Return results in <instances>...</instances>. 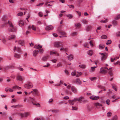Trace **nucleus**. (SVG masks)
Instances as JSON below:
<instances>
[{
    "label": "nucleus",
    "mask_w": 120,
    "mask_h": 120,
    "mask_svg": "<svg viewBox=\"0 0 120 120\" xmlns=\"http://www.w3.org/2000/svg\"><path fill=\"white\" fill-rule=\"evenodd\" d=\"M8 25L9 26L10 28L8 29V30L10 32H16L17 30L16 28L14 27V25L10 21H8L7 22Z\"/></svg>",
    "instance_id": "nucleus-1"
},
{
    "label": "nucleus",
    "mask_w": 120,
    "mask_h": 120,
    "mask_svg": "<svg viewBox=\"0 0 120 120\" xmlns=\"http://www.w3.org/2000/svg\"><path fill=\"white\" fill-rule=\"evenodd\" d=\"M84 98L83 97H81L79 98H76L72 101H69V102L71 105H73L74 104L75 102L76 101H79L84 102Z\"/></svg>",
    "instance_id": "nucleus-2"
},
{
    "label": "nucleus",
    "mask_w": 120,
    "mask_h": 120,
    "mask_svg": "<svg viewBox=\"0 0 120 120\" xmlns=\"http://www.w3.org/2000/svg\"><path fill=\"white\" fill-rule=\"evenodd\" d=\"M24 87L25 88L29 89L33 87L32 83L30 82H28L24 85Z\"/></svg>",
    "instance_id": "nucleus-3"
},
{
    "label": "nucleus",
    "mask_w": 120,
    "mask_h": 120,
    "mask_svg": "<svg viewBox=\"0 0 120 120\" xmlns=\"http://www.w3.org/2000/svg\"><path fill=\"white\" fill-rule=\"evenodd\" d=\"M107 69H108V68L106 67H102L100 69V73L106 74L107 72Z\"/></svg>",
    "instance_id": "nucleus-4"
},
{
    "label": "nucleus",
    "mask_w": 120,
    "mask_h": 120,
    "mask_svg": "<svg viewBox=\"0 0 120 120\" xmlns=\"http://www.w3.org/2000/svg\"><path fill=\"white\" fill-rule=\"evenodd\" d=\"M17 114L20 116L21 118L27 117L29 115V113L28 112H25L23 113H17Z\"/></svg>",
    "instance_id": "nucleus-5"
},
{
    "label": "nucleus",
    "mask_w": 120,
    "mask_h": 120,
    "mask_svg": "<svg viewBox=\"0 0 120 120\" xmlns=\"http://www.w3.org/2000/svg\"><path fill=\"white\" fill-rule=\"evenodd\" d=\"M54 45L55 47L58 48L62 46L63 44L61 42H57L54 43Z\"/></svg>",
    "instance_id": "nucleus-6"
},
{
    "label": "nucleus",
    "mask_w": 120,
    "mask_h": 120,
    "mask_svg": "<svg viewBox=\"0 0 120 120\" xmlns=\"http://www.w3.org/2000/svg\"><path fill=\"white\" fill-rule=\"evenodd\" d=\"M32 90L33 91H32L30 92V93H32L33 95H37L38 96V90L36 89H33Z\"/></svg>",
    "instance_id": "nucleus-7"
},
{
    "label": "nucleus",
    "mask_w": 120,
    "mask_h": 120,
    "mask_svg": "<svg viewBox=\"0 0 120 120\" xmlns=\"http://www.w3.org/2000/svg\"><path fill=\"white\" fill-rule=\"evenodd\" d=\"M90 98L92 100H97L99 98V96H96L94 95H92L90 97Z\"/></svg>",
    "instance_id": "nucleus-8"
},
{
    "label": "nucleus",
    "mask_w": 120,
    "mask_h": 120,
    "mask_svg": "<svg viewBox=\"0 0 120 120\" xmlns=\"http://www.w3.org/2000/svg\"><path fill=\"white\" fill-rule=\"evenodd\" d=\"M71 90L74 93H76L77 91V89L73 86H71Z\"/></svg>",
    "instance_id": "nucleus-9"
},
{
    "label": "nucleus",
    "mask_w": 120,
    "mask_h": 120,
    "mask_svg": "<svg viewBox=\"0 0 120 120\" xmlns=\"http://www.w3.org/2000/svg\"><path fill=\"white\" fill-rule=\"evenodd\" d=\"M53 28V27L52 26H48L46 27L45 29L46 30H52Z\"/></svg>",
    "instance_id": "nucleus-10"
},
{
    "label": "nucleus",
    "mask_w": 120,
    "mask_h": 120,
    "mask_svg": "<svg viewBox=\"0 0 120 120\" xmlns=\"http://www.w3.org/2000/svg\"><path fill=\"white\" fill-rule=\"evenodd\" d=\"M24 79V78L21 75H19L17 76V80L20 81H22Z\"/></svg>",
    "instance_id": "nucleus-11"
},
{
    "label": "nucleus",
    "mask_w": 120,
    "mask_h": 120,
    "mask_svg": "<svg viewBox=\"0 0 120 120\" xmlns=\"http://www.w3.org/2000/svg\"><path fill=\"white\" fill-rule=\"evenodd\" d=\"M39 51L38 50H34L33 52V55L35 57L38 54Z\"/></svg>",
    "instance_id": "nucleus-12"
},
{
    "label": "nucleus",
    "mask_w": 120,
    "mask_h": 120,
    "mask_svg": "<svg viewBox=\"0 0 120 120\" xmlns=\"http://www.w3.org/2000/svg\"><path fill=\"white\" fill-rule=\"evenodd\" d=\"M59 33H60L62 35H65L66 34V33L64 31H62L61 30H60V28H58L57 29Z\"/></svg>",
    "instance_id": "nucleus-13"
},
{
    "label": "nucleus",
    "mask_w": 120,
    "mask_h": 120,
    "mask_svg": "<svg viewBox=\"0 0 120 120\" xmlns=\"http://www.w3.org/2000/svg\"><path fill=\"white\" fill-rule=\"evenodd\" d=\"M14 52L16 51L20 52L21 51V50L19 47H15L14 48Z\"/></svg>",
    "instance_id": "nucleus-14"
},
{
    "label": "nucleus",
    "mask_w": 120,
    "mask_h": 120,
    "mask_svg": "<svg viewBox=\"0 0 120 120\" xmlns=\"http://www.w3.org/2000/svg\"><path fill=\"white\" fill-rule=\"evenodd\" d=\"M68 50L67 48L66 47L64 48L63 46H62L61 48L60 49V51L66 52Z\"/></svg>",
    "instance_id": "nucleus-15"
},
{
    "label": "nucleus",
    "mask_w": 120,
    "mask_h": 120,
    "mask_svg": "<svg viewBox=\"0 0 120 120\" xmlns=\"http://www.w3.org/2000/svg\"><path fill=\"white\" fill-rule=\"evenodd\" d=\"M73 82L74 83H76L79 84H81V81L80 80V79L79 78L76 79L75 80V81H74Z\"/></svg>",
    "instance_id": "nucleus-16"
},
{
    "label": "nucleus",
    "mask_w": 120,
    "mask_h": 120,
    "mask_svg": "<svg viewBox=\"0 0 120 120\" xmlns=\"http://www.w3.org/2000/svg\"><path fill=\"white\" fill-rule=\"evenodd\" d=\"M15 37V36L14 35H11L8 38V39L9 40L12 39H14Z\"/></svg>",
    "instance_id": "nucleus-17"
},
{
    "label": "nucleus",
    "mask_w": 120,
    "mask_h": 120,
    "mask_svg": "<svg viewBox=\"0 0 120 120\" xmlns=\"http://www.w3.org/2000/svg\"><path fill=\"white\" fill-rule=\"evenodd\" d=\"M14 56L16 58L19 59L20 58L21 56L19 54L16 53H15Z\"/></svg>",
    "instance_id": "nucleus-18"
},
{
    "label": "nucleus",
    "mask_w": 120,
    "mask_h": 120,
    "mask_svg": "<svg viewBox=\"0 0 120 120\" xmlns=\"http://www.w3.org/2000/svg\"><path fill=\"white\" fill-rule=\"evenodd\" d=\"M105 47L104 45L103 44H101L99 45V48L100 49H103Z\"/></svg>",
    "instance_id": "nucleus-19"
},
{
    "label": "nucleus",
    "mask_w": 120,
    "mask_h": 120,
    "mask_svg": "<svg viewBox=\"0 0 120 120\" xmlns=\"http://www.w3.org/2000/svg\"><path fill=\"white\" fill-rule=\"evenodd\" d=\"M88 54L90 56H92L93 53V52L92 50H89L87 52Z\"/></svg>",
    "instance_id": "nucleus-20"
},
{
    "label": "nucleus",
    "mask_w": 120,
    "mask_h": 120,
    "mask_svg": "<svg viewBox=\"0 0 120 120\" xmlns=\"http://www.w3.org/2000/svg\"><path fill=\"white\" fill-rule=\"evenodd\" d=\"M67 57L68 58V60H72L73 59V56L72 55H70L68 56Z\"/></svg>",
    "instance_id": "nucleus-21"
},
{
    "label": "nucleus",
    "mask_w": 120,
    "mask_h": 120,
    "mask_svg": "<svg viewBox=\"0 0 120 120\" xmlns=\"http://www.w3.org/2000/svg\"><path fill=\"white\" fill-rule=\"evenodd\" d=\"M31 27L32 28V29L33 30L35 31L36 30V27L34 25H33L32 27L30 26H29L28 27V29H29Z\"/></svg>",
    "instance_id": "nucleus-22"
},
{
    "label": "nucleus",
    "mask_w": 120,
    "mask_h": 120,
    "mask_svg": "<svg viewBox=\"0 0 120 120\" xmlns=\"http://www.w3.org/2000/svg\"><path fill=\"white\" fill-rule=\"evenodd\" d=\"M21 88V87H19L18 86L16 85L13 86L12 88V89L14 90H16V89L19 90V89Z\"/></svg>",
    "instance_id": "nucleus-23"
},
{
    "label": "nucleus",
    "mask_w": 120,
    "mask_h": 120,
    "mask_svg": "<svg viewBox=\"0 0 120 120\" xmlns=\"http://www.w3.org/2000/svg\"><path fill=\"white\" fill-rule=\"evenodd\" d=\"M19 24L20 26H22L24 25V23L23 22L22 20H20L19 22Z\"/></svg>",
    "instance_id": "nucleus-24"
},
{
    "label": "nucleus",
    "mask_w": 120,
    "mask_h": 120,
    "mask_svg": "<svg viewBox=\"0 0 120 120\" xmlns=\"http://www.w3.org/2000/svg\"><path fill=\"white\" fill-rule=\"evenodd\" d=\"M24 42L23 40H19L18 41V43L19 45L22 46L24 44Z\"/></svg>",
    "instance_id": "nucleus-25"
},
{
    "label": "nucleus",
    "mask_w": 120,
    "mask_h": 120,
    "mask_svg": "<svg viewBox=\"0 0 120 120\" xmlns=\"http://www.w3.org/2000/svg\"><path fill=\"white\" fill-rule=\"evenodd\" d=\"M91 28V26H88L86 27V30L87 31H89Z\"/></svg>",
    "instance_id": "nucleus-26"
},
{
    "label": "nucleus",
    "mask_w": 120,
    "mask_h": 120,
    "mask_svg": "<svg viewBox=\"0 0 120 120\" xmlns=\"http://www.w3.org/2000/svg\"><path fill=\"white\" fill-rule=\"evenodd\" d=\"M112 22V24L114 26H116L117 24V22L115 20H113Z\"/></svg>",
    "instance_id": "nucleus-27"
},
{
    "label": "nucleus",
    "mask_w": 120,
    "mask_h": 120,
    "mask_svg": "<svg viewBox=\"0 0 120 120\" xmlns=\"http://www.w3.org/2000/svg\"><path fill=\"white\" fill-rule=\"evenodd\" d=\"M82 22L84 24H87L88 23V21L85 19H82Z\"/></svg>",
    "instance_id": "nucleus-28"
},
{
    "label": "nucleus",
    "mask_w": 120,
    "mask_h": 120,
    "mask_svg": "<svg viewBox=\"0 0 120 120\" xmlns=\"http://www.w3.org/2000/svg\"><path fill=\"white\" fill-rule=\"evenodd\" d=\"M107 58V57L105 55L103 56L101 58V60L102 61H103L106 59Z\"/></svg>",
    "instance_id": "nucleus-29"
},
{
    "label": "nucleus",
    "mask_w": 120,
    "mask_h": 120,
    "mask_svg": "<svg viewBox=\"0 0 120 120\" xmlns=\"http://www.w3.org/2000/svg\"><path fill=\"white\" fill-rule=\"evenodd\" d=\"M67 16L69 19H70L72 18L73 17L72 15L71 14H68L67 15Z\"/></svg>",
    "instance_id": "nucleus-30"
},
{
    "label": "nucleus",
    "mask_w": 120,
    "mask_h": 120,
    "mask_svg": "<svg viewBox=\"0 0 120 120\" xmlns=\"http://www.w3.org/2000/svg\"><path fill=\"white\" fill-rule=\"evenodd\" d=\"M48 56H45L43 57L42 58V60L44 61H45L46 60L48 59Z\"/></svg>",
    "instance_id": "nucleus-31"
},
{
    "label": "nucleus",
    "mask_w": 120,
    "mask_h": 120,
    "mask_svg": "<svg viewBox=\"0 0 120 120\" xmlns=\"http://www.w3.org/2000/svg\"><path fill=\"white\" fill-rule=\"evenodd\" d=\"M43 118L42 117H40L39 118L36 117L35 118L34 120H43Z\"/></svg>",
    "instance_id": "nucleus-32"
},
{
    "label": "nucleus",
    "mask_w": 120,
    "mask_h": 120,
    "mask_svg": "<svg viewBox=\"0 0 120 120\" xmlns=\"http://www.w3.org/2000/svg\"><path fill=\"white\" fill-rule=\"evenodd\" d=\"M77 33L75 32H73L71 34V36H75L77 35Z\"/></svg>",
    "instance_id": "nucleus-33"
},
{
    "label": "nucleus",
    "mask_w": 120,
    "mask_h": 120,
    "mask_svg": "<svg viewBox=\"0 0 120 120\" xmlns=\"http://www.w3.org/2000/svg\"><path fill=\"white\" fill-rule=\"evenodd\" d=\"M107 38V37L106 35H102L101 37V38L102 39H106Z\"/></svg>",
    "instance_id": "nucleus-34"
},
{
    "label": "nucleus",
    "mask_w": 120,
    "mask_h": 120,
    "mask_svg": "<svg viewBox=\"0 0 120 120\" xmlns=\"http://www.w3.org/2000/svg\"><path fill=\"white\" fill-rule=\"evenodd\" d=\"M79 67L82 68H85L86 67V66L85 65H79Z\"/></svg>",
    "instance_id": "nucleus-35"
},
{
    "label": "nucleus",
    "mask_w": 120,
    "mask_h": 120,
    "mask_svg": "<svg viewBox=\"0 0 120 120\" xmlns=\"http://www.w3.org/2000/svg\"><path fill=\"white\" fill-rule=\"evenodd\" d=\"M120 14H119L116 16L115 18V20H117L120 19Z\"/></svg>",
    "instance_id": "nucleus-36"
},
{
    "label": "nucleus",
    "mask_w": 120,
    "mask_h": 120,
    "mask_svg": "<svg viewBox=\"0 0 120 120\" xmlns=\"http://www.w3.org/2000/svg\"><path fill=\"white\" fill-rule=\"evenodd\" d=\"M111 115L112 113L110 112H109L107 113V116L108 117H109L111 116Z\"/></svg>",
    "instance_id": "nucleus-37"
},
{
    "label": "nucleus",
    "mask_w": 120,
    "mask_h": 120,
    "mask_svg": "<svg viewBox=\"0 0 120 120\" xmlns=\"http://www.w3.org/2000/svg\"><path fill=\"white\" fill-rule=\"evenodd\" d=\"M117 116L116 115H115L112 118V120H117Z\"/></svg>",
    "instance_id": "nucleus-38"
},
{
    "label": "nucleus",
    "mask_w": 120,
    "mask_h": 120,
    "mask_svg": "<svg viewBox=\"0 0 120 120\" xmlns=\"http://www.w3.org/2000/svg\"><path fill=\"white\" fill-rule=\"evenodd\" d=\"M97 67V66L96 67H91V71H93Z\"/></svg>",
    "instance_id": "nucleus-39"
},
{
    "label": "nucleus",
    "mask_w": 120,
    "mask_h": 120,
    "mask_svg": "<svg viewBox=\"0 0 120 120\" xmlns=\"http://www.w3.org/2000/svg\"><path fill=\"white\" fill-rule=\"evenodd\" d=\"M75 26H76V28L79 27L81 26V24L79 23L75 24Z\"/></svg>",
    "instance_id": "nucleus-40"
},
{
    "label": "nucleus",
    "mask_w": 120,
    "mask_h": 120,
    "mask_svg": "<svg viewBox=\"0 0 120 120\" xmlns=\"http://www.w3.org/2000/svg\"><path fill=\"white\" fill-rule=\"evenodd\" d=\"M78 74H76V77H77L80 76L82 74V73L81 72H77Z\"/></svg>",
    "instance_id": "nucleus-41"
},
{
    "label": "nucleus",
    "mask_w": 120,
    "mask_h": 120,
    "mask_svg": "<svg viewBox=\"0 0 120 120\" xmlns=\"http://www.w3.org/2000/svg\"><path fill=\"white\" fill-rule=\"evenodd\" d=\"M112 87L113 89L116 91H117V89H116V86L112 85Z\"/></svg>",
    "instance_id": "nucleus-42"
},
{
    "label": "nucleus",
    "mask_w": 120,
    "mask_h": 120,
    "mask_svg": "<svg viewBox=\"0 0 120 120\" xmlns=\"http://www.w3.org/2000/svg\"><path fill=\"white\" fill-rule=\"evenodd\" d=\"M29 98H30V100L32 102V103H33L34 101V98H32L31 97H29Z\"/></svg>",
    "instance_id": "nucleus-43"
},
{
    "label": "nucleus",
    "mask_w": 120,
    "mask_h": 120,
    "mask_svg": "<svg viewBox=\"0 0 120 120\" xmlns=\"http://www.w3.org/2000/svg\"><path fill=\"white\" fill-rule=\"evenodd\" d=\"M108 19H106L105 20H102L101 21V22L102 23H106L108 21Z\"/></svg>",
    "instance_id": "nucleus-44"
},
{
    "label": "nucleus",
    "mask_w": 120,
    "mask_h": 120,
    "mask_svg": "<svg viewBox=\"0 0 120 120\" xmlns=\"http://www.w3.org/2000/svg\"><path fill=\"white\" fill-rule=\"evenodd\" d=\"M19 105H14L13 106H11V107L14 108H16L17 107H18L19 106Z\"/></svg>",
    "instance_id": "nucleus-45"
},
{
    "label": "nucleus",
    "mask_w": 120,
    "mask_h": 120,
    "mask_svg": "<svg viewBox=\"0 0 120 120\" xmlns=\"http://www.w3.org/2000/svg\"><path fill=\"white\" fill-rule=\"evenodd\" d=\"M110 102V100L109 99H107L106 101V104L108 105H109L110 104L109 102Z\"/></svg>",
    "instance_id": "nucleus-46"
},
{
    "label": "nucleus",
    "mask_w": 120,
    "mask_h": 120,
    "mask_svg": "<svg viewBox=\"0 0 120 120\" xmlns=\"http://www.w3.org/2000/svg\"><path fill=\"white\" fill-rule=\"evenodd\" d=\"M116 36L119 37L120 36V32L118 31L117 32L116 34Z\"/></svg>",
    "instance_id": "nucleus-47"
},
{
    "label": "nucleus",
    "mask_w": 120,
    "mask_h": 120,
    "mask_svg": "<svg viewBox=\"0 0 120 120\" xmlns=\"http://www.w3.org/2000/svg\"><path fill=\"white\" fill-rule=\"evenodd\" d=\"M62 65V64L60 62H59L57 64V67H58L61 66Z\"/></svg>",
    "instance_id": "nucleus-48"
},
{
    "label": "nucleus",
    "mask_w": 120,
    "mask_h": 120,
    "mask_svg": "<svg viewBox=\"0 0 120 120\" xmlns=\"http://www.w3.org/2000/svg\"><path fill=\"white\" fill-rule=\"evenodd\" d=\"M111 40H108L107 41V42L106 43V44L107 45H108L109 44H110L111 43Z\"/></svg>",
    "instance_id": "nucleus-49"
},
{
    "label": "nucleus",
    "mask_w": 120,
    "mask_h": 120,
    "mask_svg": "<svg viewBox=\"0 0 120 120\" xmlns=\"http://www.w3.org/2000/svg\"><path fill=\"white\" fill-rule=\"evenodd\" d=\"M13 66H8L6 67V68L7 69H8L9 68H11Z\"/></svg>",
    "instance_id": "nucleus-50"
},
{
    "label": "nucleus",
    "mask_w": 120,
    "mask_h": 120,
    "mask_svg": "<svg viewBox=\"0 0 120 120\" xmlns=\"http://www.w3.org/2000/svg\"><path fill=\"white\" fill-rule=\"evenodd\" d=\"M56 52H53L52 51H51L50 52V55L55 54Z\"/></svg>",
    "instance_id": "nucleus-51"
},
{
    "label": "nucleus",
    "mask_w": 120,
    "mask_h": 120,
    "mask_svg": "<svg viewBox=\"0 0 120 120\" xmlns=\"http://www.w3.org/2000/svg\"><path fill=\"white\" fill-rule=\"evenodd\" d=\"M95 105L96 106H102V105L101 104H100L98 103H95Z\"/></svg>",
    "instance_id": "nucleus-52"
},
{
    "label": "nucleus",
    "mask_w": 120,
    "mask_h": 120,
    "mask_svg": "<svg viewBox=\"0 0 120 120\" xmlns=\"http://www.w3.org/2000/svg\"><path fill=\"white\" fill-rule=\"evenodd\" d=\"M23 15V13L22 12H20V13H18L17 14V15L18 16H22Z\"/></svg>",
    "instance_id": "nucleus-53"
},
{
    "label": "nucleus",
    "mask_w": 120,
    "mask_h": 120,
    "mask_svg": "<svg viewBox=\"0 0 120 120\" xmlns=\"http://www.w3.org/2000/svg\"><path fill=\"white\" fill-rule=\"evenodd\" d=\"M50 61H52L53 63H56V62L57 60L56 59H54L51 60H50Z\"/></svg>",
    "instance_id": "nucleus-54"
},
{
    "label": "nucleus",
    "mask_w": 120,
    "mask_h": 120,
    "mask_svg": "<svg viewBox=\"0 0 120 120\" xmlns=\"http://www.w3.org/2000/svg\"><path fill=\"white\" fill-rule=\"evenodd\" d=\"M68 5L69 6V7L70 8H72L73 9L74 8V7L73 5Z\"/></svg>",
    "instance_id": "nucleus-55"
},
{
    "label": "nucleus",
    "mask_w": 120,
    "mask_h": 120,
    "mask_svg": "<svg viewBox=\"0 0 120 120\" xmlns=\"http://www.w3.org/2000/svg\"><path fill=\"white\" fill-rule=\"evenodd\" d=\"M72 110H77L78 109V108L77 107H74L73 106L72 107Z\"/></svg>",
    "instance_id": "nucleus-56"
},
{
    "label": "nucleus",
    "mask_w": 120,
    "mask_h": 120,
    "mask_svg": "<svg viewBox=\"0 0 120 120\" xmlns=\"http://www.w3.org/2000/svg\"><path fill=\"white\" fill-rule=\"evenodd\" d=\"M76 72L75 71H73L71 73V75L73 76L76 75Z\"/></svg>",
    "instance_id": "nucleus-57"
},
{
    "label": "nucleus",
    "mask_w": 120,
    "mask_h": 120,
    "mask_svg": "<svg viewBox=\"0 0 120 120\" xmlns=\"http://www.w3.org/2000/svg\"><path fill=\"white\" fill-rule=\"evenodd\" d=\"M34 48L36 49H39V47H38V45H35L34 46Z\"/></svg>",
    "instance_id": "nucleus-58"
},
{
    "label": "nucleus",
    "mask_w": 120,
    "mask_h": 120,
    "mask_svg": "<svg viewBox=\"0 0 120 120\" xmlns=\"http://www.w3.org/2000/svg\"><path fill=\"white\" fill-rule=\"evenodd\" d=\"M38 15L40 17H41L43 16V14L41 12H39L38 14Z\"/></svg>",
    "instance_id": "nucleus-59"
},
{
    "label": "nucleus",
    "mask_w": 120,
    "mask_h": 120,
    "mask_svg": "<svg viewBox=\"0 0 120 120\" xmlns=\"http://www.w3.org/2000/svg\"><path fill=\"white\" fill-rule=\"evenodd\" d=\"M18 69L21 71H23V69L20 66L18 67Z\"/></svg>",
    "instance_id": "nucleus-60"
},
{
    "label": "nucleus",
    "mask_w": 120,
    "mask_h": 120,
    "mask_svg": "<svg viewBox=\"0 0 120 120\" xmlns=\"http://www.w3.org/2000/svg\"><path fill=\"white\" fill-rule=\"evenodd\" d=\"M16 101V100L15 99H13L12 100L11 102L12 103L13 102H15Z\"/></svg>",
    "instance_id": "nucleus-61"
},
{
    "label": "nucleus",
    "mask_w": 120,
    "mask_h": 120,
    "mask_svg": "<svg viewBox=\"0 0 120 120\" xmlns=\"http://www.w3.org/2000/svg\"><path fill=\"white\" fill-rule=\"evenodd\" d=\"M39 52L41 53H42L43 52V49H39Z\"/></svg>",
    "instance_id": "nucleus-62"
},
{
    "label": "nucleus",
    "mask_w": 120,
    "mask_h": 120,
    "mask_svg": "<svg viewBox=\"0 0 120 120\" xmlns=\"http://www.w3.org/2000/svg\"><path fill=\"white\" fill-rule=\"evenodd\" d=\"M109 73L111 76H112L113 75V73L111 71H109Z\"/></svg>",
    "instance_id": "nucleus-63"
},
{
    "label": "nucleus",
    "mask_w": 120,
    "mask_h": 120,
    "mask_svg": "<svg viewBox=\"0 0 120 120\" xmlns=\"http://www.w3.org/2000/svg\"><path fill=\"white\" fill-rule=\"evenodd\" d=\"M96 79V78L95 77L93 78H90V79L91 81H93L94 80H95Z\"/></svg>",
    "instance_id": "nucleus-64"
}]
</instances>
